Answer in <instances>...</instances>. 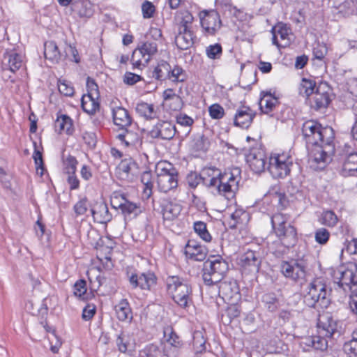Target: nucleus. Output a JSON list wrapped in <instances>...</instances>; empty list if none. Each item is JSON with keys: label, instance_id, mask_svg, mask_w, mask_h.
Listing matches in <instances>:
<instances>
[{"label": "nucleus", "instance_id": "f257e3e1", "mask_svg": "<svg viewBox=\"0 0 357 357\" xmlns=\"http://www.w3.org/2000/svg\"><path fill=\"white\" fill-rule=\"evenodd\" d=\"M235 170L236 174L232 171L220 172L217 169L207 168L203 170L202 178L208 187L215 188L220 195L230 199L235 197L238 189L240 172Z\"/></svg>", "mask_w": 357, "mask_h": 357}, {"label": "nucleus", "instance_id": "f03ea898", "mask_svg": "<svg viewBox=\"0 0 357 357\" xmlns=\"http://www.w3.org/2000/svg\"><path fill=\"white\" fill-rule=\"evenodd\" d=\"M166 291L181 308L186 309L192 303V288L190 284L178 275H169L165 280Z\"/></svg>", "mask_w": 357, "mask_h": 357}, {"label": "nucleus", "instance_id": "7ed1b4c3", "mask_svg": "<svg viewBox=\"0 0 357 357\" xmlns=\"http://www.w3.org/2000/svg\"><path fill=\"white\" fill-rule=\"evenodd\" d=\"M289 215L277 213L271 218L273 232L280 243L287 248L294 247L298 242L296 227L289 222Z\"/></svg>", "mask_w": 357, "mask_h": 357}, {"label": "nucleus", "instance_id": "20e7f679", "mask_svg": "<svg viewBox=\"0 0 357 357\" xmlns=\"http://www.w3.org/2000/svg\"><path fill=\"white\" fill-rule=\"evenodd\" d=\"M293 166L294 159L289 150H275L270 153L267 169L273 178H286L290 175Z\"/></svg>", "mask_w": 357, "mask_h": 357}, {"label": "nucleus", "instance_id": "39448f33", "mask_svg": "<svg viewBox=\"0 0 357 357\" xmlns=\"http://www.w3.org/2000/svg\"><path fill=\"white\" fill-rule=\"evenodd\" d=\"M301 133L307 146L323 142L328 143L335 139L334 130L331 127H324L319 121L312 119L307 120L303 123Z\"/></svg>", "mask_w": 357, "mask_h": 357}, {"label": "nucleus", "instance_id": "423d86ee", "mask_svg": "<svg viewBox=\"0 0 357 357\" xmlns=\"http://www.w3.org/2000/svg\"><path fill=\"white\" fill-rule=\"evenodd\" d=\"M156 185L158 190L167 193L178 187V173L174 165L166 161H159L155 165Z\"/></svg>", "mask_w": 357, "mask_h": 357}, {"label": "nucleus", "instance_id": "0eeeda50", "mask_svg": "<svg viewBox=\"0 0 357 357\" xmlns=\"http://www.w3.org/2000/svg\"><path fill=\"white\" fill-rule=\"evenodd\" d=\"M326 287L324 280L320 278H314L309 283L304 295L305 304L313 308H326L330 303Z\"/></svg>", "mask_w": 357, "mask_h": 357}, {"label": "nucleus", "instance_id": "6e6552de", "mask_svg": "<svg viewBox=\"0 0 357 357\" xmlns=\"http://www.w3.org/2000/svg\"><path fill=\"white\" fill-rule=\"evenodd\" d=\"M308 162L314 170H322L332 160L335 153V144L333 142H323L308 146Z\"/></svg>", "mask_w": 357, "mask_h": 357}, {"label": "nucleus", "instance_id": "1a4fd4ad", "mask_svg": "<svg viewBox=\"0 0 357 357\" xmlns=\"http://www.w3.org/2000/svg\"><path fill=\"white\" fill-rule=\"evenodd\" d=\"M331 276L334 283L344 291H352L357 287V263L347 261L333 268Z\"/></svg>", "mask_w": 357, "mask_h": 357}, {"label": "nucleus", "instance_id": "9d476101", "mask_svg": "<svg viewBox=\"0 0 357 357\" xmlns=\"http://www.w3.org/2000/svg\"><path fill=\"white\" fill-rule=\"evenodd\" d=\"M229 269L228 263L221 255L210 256L204 263L203 280L206 285H213L222 280Z\"/></svg>", "mask_w": 357, "mask_h": 357}, {"label": "nucleus", "instance_id": "9b49d317", "mask_svg": "<svg viewBox=\"0 0 357 357\" xmlns=\"http://www.w3.org/2000/svg\"><path fill=\"white\" fill-rule=\"evenodd\" d=\"M307 263L303 258H291L282 260L280 264V271L287 279L298 282L305 278Z\"/></svg>", "mask_w": 357, "mask_h": 357}, {"label": "nucleus", "instance_id": "f8f14e48", "mask_svg": "<svg viewBox=\"0 0 357 357\" xmlns=\"http://www.w3.org/2000/svg\"><path fill=\"white\" fill-rule=\"evenodd\" d=\"M158 52V44L149 40L139 45L132 52L130 62L133 69L142 70Z\"/></svg>", "mask_w": 357, "mask_h": 357}, {"label": "nucleus", "instance_id": "ddd939ff", "mask_svg": "<svg viewBox=\"0 0 357 357\" xmlns=\"http://www.w3.org/2000/svg\"><path fill=\"white\" fill-rule=\"evenodd\" d=\"M236 264L243 274L257 273L261 267V258L259 250L248 248L238 254Z\"/></svg>", "mask_w": 357, "mask_h": 357}, {"label": "nucleus", "instance_id": "4468645a", "mask_svg": "<svg viewBox=\"0 0 357 357\" xmlns=\"http://www.w3.org/2000/svg\"><path fill=\"white\" fill-rule=\"evenodd\" d=\"M114 245V242L109 237H100L96 242L95 246L96 259L101 265L98 268L99 270L109 271L114 267L112 259Z\"/></svg>", "mask_w": 357, "mask_h": 357}, {"label": "nucleus", "instance_id": "2eb2a0df", "mask_svg": "<svg viewBox=\"0 0 357 357\" xmlns=\"http://www.w3.org/2000/svg\"><path fill=\"white\" fill-rule=\"evenodd\" d=\"M162 351L167 357H176L183 346L180 336L176 333L172 325L163 328V339L161 341Z\"/></svg>", "mask_w": 357, "mask_h": 357}, {"label": "nucleus", "instance_id": "dca6fc26", "mask_svg": "<svg viewBox=\"0 0 357 357\" xmlns=\"http://www.w3.org/2000/svg\"><path fill=\"white\" fill-rule=\"evenodd\" d=\"M331 90L326 82H320L317 90L307 99L305 104L313 111L326 109L331 102Z\"/></svg>", "mask_w": 357, "mask_h": 357}, {"label": "nucleus", "instance_id": "f3484780", "mask_svg": "<svg viewBox=\"0 0 357 357\" xmlns=\"http://www.w3.org/2000/svg\"><path fill=\"white\" fill-rule=\"evenodd\" d=\"M199 17L205 36H215L222 26V20L216 10H203L199 12Z\"/></svg>", "mask_w": 357, "mask_h": 357}, {"label": "nucleus", "instance_id": "a211bd4d", "mask_svg": "<svg viewBox=\"0 0 357 357\" xmlns=\"http://www.w3.org/2000/svg\"><path fill=\"white\" fill-rule=\"evenodd\" d=\"M272 43L278 49H284L291 45L294 40V33L290 25L279 22L271 29Z\"/></svg>", "mask_w": 357, "mask_h": 357}, {"label": "nucleus", "instance_id": "6ab92c4d", "mask_svg": "<svg viewBox=\"0 0 357 357\" xmlns=\"http://www.w3.org/2000/svg\"><path fill=\"white\" fill-rule=\"evenodd\" d=\"M157 276L152 271H147L140 274L132 273L129 276V282L133 288H139L142 290L150 291L157 284Z\"/></svg>", "mask_w": 357, "mask_h": 357}, {"label": "nucleus", "instance_id": "aec40b11", "mask_svg": "<svg viewBox=\"0 0 357 357\" xmlns=\"http://www.w3.org/2000/svg\"><path fill=\"white\" fill-rule=\"evenodd\" d=\"M267 157L265 152L259 148H252L246 155V162L256 174H260L267 168Z\"/></svg>", "mask_w": 357, "mask_h": 357}, {"label": "nucleus", "instance_id": "412c9836", "mask_svg": "<svg viewBox=\"0 0 357 357\" xmlns=\"http://www.w3.org/2000/svg\"><path fill=\"white\" fill-rule=\"evenodd\" d=\"M139 169L138 164L131 157L121 160L115 169L116 176L122 181H130Z\"/></svg>", "mask_w": 357, "mask_h": 357}, {"label": "nucleus", "instance_id": "4be33fe9", "mask_svg": "<svg viewBox=\"0 0 357 357\" xmlns=\"http://www.w3.org/2000/svg\"><path fill=\"white\" fill-rule=\"evenodd\" d=\"M256 116V112L250 106L242 105L238 107L234 117V125L243 129H248Z\"/></svg>", "mask_w": 357, "mask_h": 357}, {"label": "nucleus", "instance_id": "5701e85b", "mask_svg": "<svg viewBox=\"0 0 357 357\" xmlns=\"http://www.w3.org/2000/svg\"><path fill=\"white\" fill-rule=\"evenodd\" d=\"M183 93L182 87L178 90L175 88H167L162 94V103L172 111H178L182 108L183 100L181 95Z\"/></svg>", "mask_w": 357, "mask_h": 357}, {"label": "nucleus", "instance_id": "b1692460", "mask_svg": "<svg viewBox=\"0 0 357 357\" xmlns=\"http://www.w3.org/2000/svg\"><path fill=\"white\" fill-rule=\"evenodd\" d=\"M93 220L99 224H107L112 219L107 204L102 200L96 201L90 208Z\"/></svg>", "mask_w": 357, "mask_h": 357}, {"label": "nucleus", "instance_id": "393cba45", "mask_svg": "<svg viewBox=\"0 0 357 357\" xmlns=\"http://www.w3.org/2000/svg\"><path fill=\"white\" fill-rule=\"evenodd\" d=\"M317 333L332 337L337 332V322L328 312L319 314L317 324Z\"/></svg>", "mask_w": 357, "mask_h": 357}, {"label": "nucleus", "instance_id": "a878e982", "mask_svg": "<svg viewBox=\"0 0 357 357\" xmlns=\"http://www.w3.org/2000/svg\"><path fill=\"white\" fill-rule=\"evenodd\" d=\"M250 219V214L242 207L236 206L234 211L227 220V225L231 229H241L245 227Z\"/></svg>", "mask_w": 357, "mask_h": 357}, {"label": "nucleus", "instance_id": "bb28decb", "mask_svg": "<svg viewBox=\"0 0 357 357\" xmlns=\"http://www.w3.org/2000/svg\"><path fill=\"white\" fill-rule=\"evenodd\" d=\"M55 132L59 135L71 136L75 132L73 120L67 114L58 113L54 123Z\"/></svg>", "mask_w": 357, "mask_h": 357}, {"label": "nucleus", "instance_id": "cd10ccee", "mask_svg": "<svg viewBox=\"0 0 357 357\" xmlns=\"http://www.w3.org/2000/svg\"><path fill=\"white\" fill-rule=\"evenodd\" d=\"M184 253L188 259L199 261L204 260L207 255L206 248L193 239L187 242Z\"/></svg>", "mask_w": 357, "mask_h": 357}, {"label": "nucleus", "instance_id": "c85d7f7f", "mask_svg": "<svg viewBox=\"0 0 357 357\" xmlns=\"http://www.w3.org/2000/svg\"><path fill=\"white\" fill-rule=\"evenodd\" d=\"M182 206L176 202L165 200L161 204V214L164 221L173 222L181 214Z\"/></svg>", "mask_w": 357, "mask_h": 357}, {"label": "nucleus", "instance_id": "c756f323", "mask_svg": "<svg viewBox=\"0 0 357 357\" xmlns=\"http://www.w3.org/2000/svg\"><path fill=\"white\" fill-rule=\"evenodd\" d=\"M196 35L193 30H178L175 44L181 50L190 48L195 43Z\"/></svg>", "mask_w": 357, "mask_h": 357}, {"label": "nucleus", "instance_id": "7c9ffc66", "mask_svg": "<svg viewBox=\"0 0 357 357\" xmlns=\"http://www.w3.org/2000/svg\"><path fill=\"white\" fill-rule=\"evenodd\" d=\"M175 22L178 30H192L194 17L187 9H180L175 14Z\"/></svg>", "mask_w": 357, "mask_h": 357}, {"label": "nucleus", "instance_id": "2f4dec72", "mask_svg": "<svg viewBox=\"0 0 357 357\" xmlns=\"http://www.w3.org/2000/svg\"><path fill=\"white\" fill-rule=\"evenodd\" d=\"M137 114L146 120H153L158 118L159 108L153 103L144 101L138 102L135 107Z\"/></svg>", "mask_w": 357, "mask_h": 357}, {"label": "nucleus", "instance_id": "473e14b6", "mask_svg": "<svg viewBox=\"0 0 357 357\" xmlns=\"http://www.w3.org/2000/svg\"><path fill=\"white\" fill-rule=\"evenodd\" d=\"M357 172V153L347 155L342 162L340 173L344 177L354 176Z\"/></svg>", "mask_w": 357, "mask_h": 357}, {"label": "nucleus", "instance_id": "72a5a7b5", "mask_svg": "<svg viewBox=\"0 0 357 357\" xmlns=\"http://www.w3.org/2000/svg\"><path fill=\"white\" fill-rule=\"evenodd\" d=\"M318 84L313 78L303 77L297 86V91L300 96L307 99L317 90Z\"/></svg>", "mask_w": 357, "mask_h": 357}, {"label": "nucleus", "instance_id": "f704fd0d", "mask_svg": "<svg viewBox=\"0 0 357 357\" xmlns=\"http://www.w3.org/2000/svg\"><path fill=\"white\" fill-rule=\"evenodd\" d=\"M278 104V99L271 93L262 92L261 93L259 105L262 113L271 114Z\"/></svg>", "mask_w": 357, "mask_h": 357}, {"label": "nucleus", "instance_id": "c9c22d12", "mask_svg": "<svg viewBox=\"0 0 357 357\" xmlns=\"http://www.w3.org/2000/svg\"><path fill=\"white\" fill-rule=\"evenodd\" d=\"M112 117L114 124L121 128H126L131 123V117L128 112L122 107L112 109Z\"/></svg>", "mask_w": 357, "mask_h": 357}, {"label": "nucleus", "instance_id": "e433bc0d", "mask_svg": "<svg viewBox=\"0 0 357 357\" xmlns=\"http://www.w3.org/2000/svg\"><path fill=\"white\" fill-rule=\"evenodd\" d=\"M44 56L52 63H57L61 59L58 45L54 40H47L44 43Z\"/></svg>", "mask_w": 357, "mask_h": 357}, {"label": "nucleus", "instance_id": "4c0bfd02", "mask_svg": "<svg viewBox=\"0 0 357 357\" xmlns=\"http://www.w3.org/2000/svg\"><path fill=\"white\" fill-rule=\"evenodd\" d=\"M100 96L84 94L81 99L83 111L89 114H94L100 109Z\"/></svg>", "mask_w": 357, "mask_h": 357}, {"label": "nucleus", "instance_id": "58836bf2", "mask_svg": "<svg viewBox=\"0 0 357 357\" xmlns=\"http://www.w3.org/2000/svg\"><path fill=\"white\" fill-rule=\"evenodd\" d=\"M117 319L121 321H130L132 312L127 299H121L114 307Z\"/></svg>", "mask_w": 357, "mask_h": 357}, {"label": "nucleus", "instance_id": "ea45409f", "mask_svg": "<svg viewBox=\"0 0 357 357\" xmlns=\"http://www.w3.org/2000/svg\"><path fill=\"white\" fill-rule=\"evenodd\" d=\"M218 294L225 300H230L238 294V287L236 282H219Z\"/></svg>", "mask_w": 357, "mask_h": 357}, {"label": "nucleus", "instance_id": "a19ab883", "mask_svg": "<svg viewBox=\"0 0 357 357\" xmlns=\"http://www.w3.org/2000/svg\"><path fill=\"white\" fill-rule=\"evenodd\" d=\"M117 139L120 141L121 144L125 147H133L141 143L139 134L132 130L125 129V130L117 135Z\"/></svg>", "mask_w": 357, "mask_h": 357}, {"label": "nucleus", "instance_id": "79ce46f5", "mask_svg": "<svg viewBox=\"0 0 357 357\" xmlns=\"http://www.w3.org/2000/svg\"><path fill=\"white\" fill-rule=\"evenodd\" d=\"M318 221L320 225L328 228H334L337 226L339 218L333 210H323L321 213Z\"/></svg>", "mask_w": 357, "mask_h": 357}, {"label": "nucleus", "instance_id": "37998d69", "mask_svg": "<svg viewBox=\"0 0 357 357\" xmlns=\"http://www.w3.org/2000/svg\"><path fill=\"white\" fill-rule=\"evenodd\" d=\"M170 70V64L164 60L157 63L152 70V77L158 81H162L167 78Z\"/></svg>", "mask_w": 357, "mask_h": 357}, {"label": "nucleus", "instance_id": "c03bdc74", "mask_svg": "<svg viewBox=\"0 0 357 357\" xmlns=\"http://www.w3.org/2000/svg\"><path fill=\"white\" fill-rule=\"evenodd\" d=\"M188 78L185 70L178 65H174L173 67L170 66V70L168 73L167 79L171 81L174 84L183 83Z\"/></svg>", "mask_w": 357, "mask_h": 357}, {"label": "nucleus", "instance_id": "a18cd8bd", "mask_svg": "<svg viewBox=\"0 0 357 357\" xmlns=\"http://www.w3.org/2000/svg\"><path fill=\"white\" fill-rule=\"evenodd\" d=\"M5 58H8L9 70L13 73L17 71L24 63L22 56L14 51L6 52Z\"/></svg>", "mask_w": 357, "mask_h": 357}, {"label": "nucleus", "instance_id": "49530a36", "mask_svg": "<svg viewBox=\"0 0 357 357\" xmlns=\"http://www.w3.org/2000/svg\"><path fill=\"white\" fill-rule=\"evenodd\" d=\"M73 294L79 299L86 301L89 298L87 293L86 282L84 279H79L75 282L73 286Z\"/></svg>", "mask_w": 357, "mask_h": 357}, {"label": "nucleus", "instance_id": "de8ad7c7", "mask_svg": "<svg viewBox=\"0 0 357 357\" xmlns=\"http://www.w3.org/2000/svg\"><path fill=\"white\" fill-rule=\"evenodd\" d=\"M141 181L144 185L143 195L146 199H149L152 195L153 186L151 172H144L141 175Z\"/></svg>", "mask_w": 357, "mask_h": 357}, {"label": "nucleus", "instance_id": "09e8293b", "mask_svg": "<svg viewBox=\"0 0 357 357\" xmlns=\"http://www.w3.org/2000/svg\"><path fill=\"white\" fill-rule=\"evenodd\" d=\"M193 229L197 236L205 242H211L212 236L209 233L206 224L203 221H196L193 224Z\"/></svg>", "mask_w": 357, "mask_h": 357}, {"label": "nucleus", "instance_id": "8fccbe9b", "mask_svg": "<svg viewBox=\"0 0 357 357\" xmlns=\"http://www.w3.org/2000/svg\"><path fill=\"white\" fill-rule=\"evenodd\" d=\"M175 135V128L168 121H163L158 128V135L163 139H171Z\"/></svg>", "mask_w": 357, "mask_h": 357}, {"label": "nucleus", "instance_id": "3c124183", "mask_svg": "<svg viewBox=\"0 0 357 357\" xmlns=\"http://www.w3.org/2000/svg\"><path fill=\"white\" fill-rule=\"evenodd\" d=\"M328 339H331V337L317 333L316 335L307 338V340L314 349L324 351L328 347Z\"/></svg>", "mask_w": 357, "mask_h": 357}, {"label": "nucleus", "instance_id": "603ef678", "mask_svg": "<svg viewBox=\"0 0 357 357\" xmlns=\"http://www.w3.org/2000/svg\"><path fill=\"white\" fill-rule=\"evenodd\" d=\"M125 216H130L131 215L135 217L138 215L142 211L140 204L130 202L126 199L121 208L119 209Z\"/></svg>", "mask_w": 357, "mask_h": 357}, {"label": "nucleus", "instance_id": "864d4df0", "mask_svg": "<svg viewBox=\"0 0 357 357\" xmlns=\"http://www.w3.org/2000/svg\"><path fill=\"white\" fill-rule=\"evenodd\" d=\"M209 146V142L204 136H200L193 140L192 150L195 153L206 152Z\"/></svg>", "mask_w": 357, "mask_h": 357}, {"label": "nucleus", "instance_id": "5fc2aeb1", "mask_svg": "<svg viewBox=\"0 0 357 357\" xmlns=\"http://www.w3.org/2000/svg\"><path fill=\"white\" fill-rule=\"evenodd\" d=\"M57 87L59 93L64 96H72L75 93L73 84L66 79H59Z\"/></svg>", "mask_w": 357, "mask_h": 357}, {"label": "nucleus", "instance_id": "6e6d98bb", "mask_svg": "<svg viewBox=\"0 0 357 357\" xmlns=\"http://www.w3.org/2000/svg\"><path fill=\"white\" fill-rule=\"evenodd\" d=\"M64 172L68 174H75L78 161L73 155H68L63 160Z\"/></svg>", "mask_w": 357, "mask_h": 357}, {"label": "nucleus", "instance_id": "4d7b16f0", "mask_svg": "<svg viewBox=\"0 0 357 357\" xmlns=\"http://www.w3.org/2000/svg\"><path fill=\"white\" fill-rule=\"evenodd\" d=\"M222 47L220 43L208 45L206 48V54L211 59H219L222 55Z\"/></svg>", "mask_w": 357, "mask_h": 357}, {"label": "nucleus", "instance_id": "13d9d810", "mask_svg": "<svg viewBox=\"0 0 357 357\" xmlns=\"http://www.w3.org/2000/svg\"><path fill=\"white\" fill-rule=\"evenodd\" d=\"M328 53V46L324 43L318 42L312 49V54L314 59L324 61Z\"/></svg>", "mask_w": 357, "mask_h": 357}, {"label": "nucleus", "instance_id": "bf43d9fd", "mask_svg": "<svg viewBox=\"0 0 357 357\" xmlns=\"http://www.w3.org/2000/svg\"><path fill=\"white\" fill-rule=\"evenodd\" d=\"M89 208V200L86 197L80 198L73 206L76 217L84 215Z\"/></svg>", "mask_w": 357, "mask_h": 357}, {"label": "nucleus", "instance_id": "052dcab7", "mask_svg": "<svg viewBox=\"0 0 357 357\" xmlns=\"http://www.w3.org/2000/svg\"><path fill=\"white\" fill-rule=\"evenodd\" d=\"M208 114L212 119L219 120L225 115L223 107L219 103H213L208 107Z\"/></svg>", "mask_w": 357, "mask_h": 357}, {"label": "nucleus", "instance_id": "680f3d73", "mask_svg": "<svg viewBox=\"0 0 357 357\" xmlns=\"http://www.w3.org/2000/svg\"><path fill=\"white\" fill-rule=\"evenodd\" d=\"M331 234L325 227L317 229L314 232V240L320 245H326L330 239Z\"/></svg>", "mask_w": 357, "mask_h": 357}, {"label": "nucleus", "instance_id": "e2e57ef3", "mask_svg": "<svg viewBox=\"0 0 357 357\" xmlns=\"http://www.w3.org/2000/svg\"><path fill=\"white\" fill-rule=\"evenodd\" d=\"M241 314V307L237 304H231L227 306L225 310V314L228 318V323H231L232 320L238 317Z\"/></svg>", "mask_w": 357, "mask_h": 357}, {"label": "nucleus", "instance_id": "0e129e2a", "mask_svg": "<svg viewBox=\"0 0 357 357\" xmlns=\"http://www.w3.org/2000/svg\"><path fill=\"white\" fill-rule=\"evenodd\" d=\"M142 16L144 19H149L154 16L155 6L149 1H145L142 4Z\"/></svg>", "mask_w": 357, "mask_h": 357}, {"label": "nucleus", "instance_id": "69168bd1", "mask_svg": "<svg viewBox=\"0 0 357 357\" xmlns=\"http://www.w3.org/2000/svg\"><path fill=\"white\" fill-rule=\"evenodd\" d=\"M81 7L78 10L77 14L80 17L89 18L93 15L92 4L90 2L82 1Z\"/></svg>", "mask_w": 357, "mask_h": 357}, {"label": "nucleus", "instance_id": "338daca9", "mask_svg": "<svg viewBox=\"0 0 357 357\" xmlns=\"http://www.w3.org/2000/svg\"><path fill=\"white\" fill-rule=\"evenodd\" d=\"M284 189H282L281 185L280 183H276L275 185H273L267 192L266 195V199H277L279 196L282 195V193L284 192Z\"/></svg>", "mask_w": 357, "mask_h": 357}, {"label": "nucleus", "instance_id": "774afa93", "mask_svg": "<svg viewBox=\"0 0 357 357\" xmlns=\"http://www.w3.org/2000/svg\"><path fill=\"white\" fill-rule=\"evenodd\" d=\"M343 349L348 355L347 357H357V341L351 340L345 342Z\"/></svg>", "mask_w": 357, "mask_h": 357}]
</instances>
